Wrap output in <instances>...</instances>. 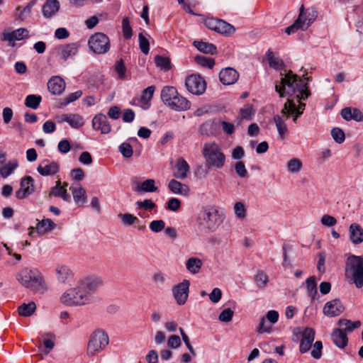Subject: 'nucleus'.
<instances>
[{
  "mask_svg": "<svg viewBox=\"0 0 363 363\" xmlns=\"http://www.w3.org/2000/svg\"><path fill=\"white\" fill-rule=\"evenodd\" d=\"M16 279L23 286L34 292L43 294L47 289L41 273L35 268L22 269L17 273Z\"/></svg>",
  "mask_w": 363,
  "mask_h": 363,
  "instance_id": "f257e3e1",
  "label": "nucleus"
},
{
  "mask_svg": "<svg viewBox=\"0 0 363 363\" xmlns=\"http://www.w3.org/2000/svg\"><path fill=\"white\" fill-rule=\"evenodd\" d=\"M346 277L354 284L357 288L363 286V257L357 255L348 257L345 264Z\"/></svg>",
  "mask_w": 363,
  "mask_h": 363,
  "instance_id": "f03ea898",
  "label": "nucleus"
},
{
  "mask_svg": "<svg viewBox=\"0 0 363 363\" xmlns=\"http://www.w3.org/2000/svg\"><path fill=\"white\" fill-rule=\"evenodd\" d=\"M61 302L66 306H82L91 302L89 295L80 284L67 290L60 298Z\"/></svg>",
  "mask_w": 363,
  "mask_h": 363,
  "instance_id": "7ed1b4c3",
  "label": "nucleus"
},
{
  "mask_svg": "<svg viewBox=\"0 0 363 363\" xmlns=\"http://www.w3.org/2000/svg\"><path fill=\"white\" fill-rule=\"evenodd\" d=\"M108 336L104 330L94 332L88 342L87 354L91 357L95 356L97 353L102 351L108 345Z\"/></svg>",
  "mask_w": 363,
  "mask_h": 363,
  "instance_id": "20e7f679",
  "label": "nucleus"
},
{
  "mask_svg": "<svg viewBox=\"0 0 363 363\" xmlns=\"http://www.w3.org/2000/svg\"><path fill=\"white\" fill-rule=\"evenodd\" d=\"M88 46L94 54L104 55L110 50V39L104 33H96L89 37Z\"/></svg>",
  "mask_w": 363,
  "mask_h": 363,
  "instance_id": "39448f33",
  "label": "nucleus"
},
{
  "mask_svg": "<svg viewBox=\"0 0 363 363\" xmlns=\"http://www.w3.org/2000/svg\"><path fill=\"white\" fill-rule=\"evenodd\" d=\"M206 162L213 167L220 169L225 162V155L216 143L206 145Z\"/></svg>",
  "mask_w": 363,
  "mask_h": 363,
  "instance_id": "423d86ee",
  "label": "nucleus"
},
{
  "mask_svg": "<svg viewBox=\"0 0 363 363\" xmlns=\"http://www.w3.org/2000/svg\"><path fill=\"white\" fill-rule=\"evenodd\" d=\"M298 76L289 71L284 77L281 78L280 84H276L275 90L281 97L286 95L291 96L296 93V81H298Z\"/></svg>",
  "mask_w": 363,
  "mask_h": 363,
  "instance_id": "0eeeda50",
  "label": "nucleus"
},
{
  "mask_svg": "<svg viewBox=\"0 0 363 363\" xmlns=\"http://www.w3.org/2000/svg\"><path fill=\"white\" fill-rule=\"evenodd\" d=\"M224 214L216 206H209L206 209V228L214 231L223 223Z\"/></svg>",
  "mask_w": 363,
  "mask_h": 363,
  "instance_id": "6e6552de",
  "label": "nucleus"
},
{
  "mask_svg": "<svg viewBox=\"0 0 363 363\" xmlns=\"http://www.w3.org/2000/svg\"><path fill=\"white\" fill-rule=\"evenodd\" d=\"M185 86L189 92L201 95L204 93V79L200 74H190L186 78Z\"/></svg>",
  "mask_w": 363,
  "mask_h": 363,
  "instance_id": "1a4fd4ad",
  "label": "nucleus"
},
{
  "mask_svg": "<svg viewBox=\"0 0 363 363\" xmlns=\"http://www.w3.org/2000/svg\"><path fill=\"white\" fill-rule=\"evenodd\" d=\"M189 281L184 279L172 288V294L177 304L184 305L186 302L189 296Z\"/></svg>",
  "mask_w": 363,
  "mask_h": 363,
  "instance_id": "9d476101",
  "label": "nucleus"
},
{
  "mask_svg": "<svg viewBox=\"0 0 363 363\" xmlns=\"http://www.w3.org/2000/svg\"><path fill=\"white\" fill-rule=\"evenodd\" d=\"M35 190L34 180L30 176H25L21 180L20 188L15 193L18 199H23L31 195Z\"/></svg>",
  "mask_w": 363,
  "mask_h": 363,
  "instance_id": "9b49d317",
  "label": "nucleus"
},
{
  "mask_svg": "<svg viewBox=\"0 0 363 363\" xmlns=\"http://www.w3.org/2000/svg\"><path fill=\"white\" fill-rule=\"evenodd\" d=\"M345 311V307L339 298H335L328 301L323 309L325 315L328 317H336L341 315Z\"/></svg>",
  "mask_w": 363,
  "mask_h": 363,
  "instance_id": "f8f14e48",
  "label": "nucleus"
},
{
  "mask_svg": "<svg viewBox=\"0 0 363 363\" xmlns=\"http://www.w3.org/2000/svg\"><path fill=\"white\" fill-rule=\"evenodd\" d=\"M29 37V31L26 28H20L11 32L4 31L1 37V40L8 41L11 44L14 45V41L21 40Z\"/></svg>",
  "mask_w": 363,
  "mask_h": 363,
  "instance_id": "ddd939ff",
  "label": "nucleus"
},
{
  "mask_svg": "<svg viewBox=\"0 0 363 363\" xmlns=\"http://www.w3.org/2000/svg\"><path fill=\"white\" fill-rule=\"evenodd\" d=\"M92 127L95 130H100L102 134H108L111 130L107 117L103 113H99L93 118Z\"/></svg>",
  "mask_w": 363,
  "mask_h": 363,
  "instance_id": "4468645a",
  "label": "nucleus"
},
{
  "mask_svg": "<svg viewBox=\"0 0 363 363\" xmlns=\"http://www.w3.org/2000/svg\"><path fill=\"white\" fill-rule=\"evenodd\" d=\"M315 339V330L311 328H306L302 334V339L299 345V351L303 354L311 347Z\"/></svg>",
  "mask_w": 363,
  "mask_h": 363,
  "instance_id": "2eb2a0df",
  "label": "nucleus"
},
{
  "mask_svg": "<svg viewBox=\"0 0 363 363\" xmlns=\"http://www.w3.org/2000/svg\"><path fill=\"white\" fill-rule=\"evenodd\" d=\"M79 45L77 43H67L59 46L57 49L61 59L67 60L74 57L78 52Z\"/></svg>",
  "mask_w": 363,
  "mask_h": 363,
  "instance_id": "dca6fc26",
  "label": "nucleus"
},
{
  "mask_svg": "<svg viewBox=\"0 0 363 363\" xmlns=\"http://www.w3.org/2000/svg\"><path fill=\"white\" fill-rule=\"evenodd\" d=\"M220 82L224 85H231L235 84L238 78V72L232 67L223 69L219 73Z\"/></svg>",
  "mask_w": 363,
  "mask_h": 363,
  "instance_id": "f3484780",
  "label": "nucleus"
},
{
  "mask_svg": "<svg viewBox=\"0 0 363 363\" xmlns=\"http://www.w3.org/2000/svg\"><path fill=\"white\" fill-rule=\"evenodd\" d=\"M80 287L82 288L89 295V300L91 301V294L96 291L102 284V281L99 278L88 277L79 283Z\"/></svg>",
  "mask_w": 363,
  "mask_h": 363,
  "instance_id": "a211bd4d",
  "label": "nucleus"
},
{
  "mask_svg": "<svg viewBox=\"0 0 363 363\" xmlns=\"http://www.w3.org/2000/svg\"><path fill=\"white\" fill-rule=\"evenodd\" d=\"M48 89L52 94L60 95L65 89V82L60 77H52L48 82Z\"/></svg>",
  "mask_w": 363,
  "mask_h": 363,
  "instance_id": "6ab92c4d",
  "label": "nucleus"
},
{
  "mask_svg": "<svg viewBox=\"0 0 363 363\" xmlns=\"http://www.w3.org/2000/svg\"><path fill=\"white\" fill-rule=\"evenodd\" d=\"M37 170L40 175L46 177L57 174L60 170V167L56 162H49L48 160H44L43 164L38 167Z\"/></svg>",
  "mask_w": 363,
  "mask_h": 363,
  "instance_id": "aec40b11",
  "label": "nucleus"
},
{
  "mask_svg": "<svg viewBox=\"0 0 363 363\" xmlns=\"http://www.w3.org/2000/svg\"><path fill=\"white\" fill-rule=\"evenodd\" d=\"M189 165L183 157H179L177 160L175 167L174 168L173 176L179 179L186 178L189 172Z\"/></svg>",
  "mask_w": 363,
  "mask_h": 363,
  "instance_id": "412c9836",
  "label": "nucleus"
},
{
  "mask_svg": "<svg viewBox=\"0 0 363 363\" xmlns=\"http://www.w3.org/2000/svg\"><path fill=\"white\" fill-rule=\"evenodd\" d=\"M168 107L178 111H184L190 108V102L185 97L179 95L177 91L169 101Z\"/></svg>",
  "mask_w": 363,
  "mask_h": 363,
  "instance_id": "4be33fe9",
  "label": "nucleus"
},
{
  "mask_svg": "<svg viewBox=\"0 0 363 363\" xmlns=\"http://www.w3.org/2000/svg\"><path fill=\"white\" fill-rule=\"evenodd\" d=\"M331 338L334 344L340 349H344L347 345L348 337L343 329H334L331 334Z\"/></svg>",
  "mask_w": 363,
  "mask_h": 363,
  "instance_id": "5701e85b",
  "label": "nucleus"
},
{
  "mask_svg": "<svg viewBox=\"0 0 363 363\" xmlns=\"http://www.w3.org/2000/svg\"><path fill=\"white\" fill-rule=\"evenodd\" d=\"M350 240L354 245H359L363 242V228L358 223H353L349 227Z\"/></svg>",
  "mask_w": 363,
  "mask_h": 363,
  "instance_id": "b1692460",
  "label": "nucleus"
},
{
  "mask_svg": "<svg viewBox=\"0 0 363 363\" xmlns=\"http://www.w3.org/2000/svg\"><path fill=\"white\" fill-rule=\"evenodd\" d=\"M58 0H47L42 8V13L45 18L52 17L60 9Z\"/></svg>",
  "mask_w": 363,
  "mask_h": 363,
  "instance_id": "393cba45",
  "label": "nucleus"
},
{
  "mask_svg": "<svg viewBox=\"0 0 363 363\" xmlns=\"http://www.w3.org/2000/svg\"><path fill=\"white\" fill-rule=\"evenodd\" d=\"M61 121H65L73 128H79L84 125V119L82 116L76 113L62 114L60 116Z\"/></svg>",
  "mask_w": 363,
  "mask_h": 363,
  "instance_id": "a878e982",
  "label": "nucleus"
},
{
  "mask_svg": "<svg viewBox=\"0 0 363 363\" xmlns=\"http://www.w3.org/2000/svg\"><path fill=\"white\" fill-rule=\"evenodd\" d=\"M52 196L55 197H60L65 201L69 203L71 201V196L67 193V189H65V186H61L60 180L57 181L56 185L51 188L49 196Z\"/></svg>",
  "mask_w": 363,
  "mask_h": 363,
  "instance_id": "bb28decb",
  "label": "nucleus"
},
{
  "mask_svg": "<svg viewBox=\"0 0 363 363\" xmlns=\"http://www.w3.org/2000/svg\"><path fill=\"white\" fill-rule=\"evenodd\" d=\"M303 8V17L301 19V24H306L307 28L315 20L318 16V12L315 8L311 7L305 10L303 5H301L299 9V13Z\"/></svg>",
  "mask_w": 363,
  "mask_h": 363,
  "instance_id": "cd10ccee",
  "label": "nucleus"
},
{
  "mask_svg": "<svg viewBox=\"0 0 363 363\" xmlns=\"http://www.w3.org/2000/svg\"><path fill=\"white\" fill-rule=\"evenodd\" d=\"M295 88L296 92L298 91L299 93V94L296 95L297 101L306 100L311 95L307 82H304L299 77L298 81H296Z\"/></svg>",
  "mask_w": 363,
  "mask_h": 363,
  "instance_id": "c85d7f7f",
  "label": "nucleus"
},
{
  "mask_svg": "<svg viewBox=\"0 0 363 363\" xmlns=\"http://www.w3.org/2000/svg\"><path fill=\"white\" fill-rule=\"evenodd\" d=\"M135 190L139 193H152L157 191L158 188L155 186V181L153 179H147L143 182L138 183Z\"/></svg>",
  "mask_w": 363,
  "mask_h": 363,
  "instance_id": "c756f323",
  "label": "nucleus"
},
{
  "mask_svg": "<svg viewBox=\"0 0 363 363\" xmlns=\"http://www.w3.org/2000/svg\"><path fill=\"white\" fill-rule=\"evenodd\" d=\"M55 226V223L51 219L45 218L38 221L35 228L38 234L43 235L52 230Z\"/></svg>",
  "mask_w": 363,
  "mask_h": 363,
  "instance_id": "7c9ffc66",
  "label": "nucleus"
},
{
  "mask_svg": "<svg viewBox=\"0 0 363 363\" xmlns=\"http://www.w3.org/2000/svg\"><path fill=\"white\" fill-rule=\"evenodd\" d=\"M288 102L289 104V113L293 116L294 122L296 123L297 118L303 113L306 104L301 103L300 101L298 106H296V103L291 99H288Z\"/></svg>",
  "mask_w": 363,
  "mask_h": 363,
  "instance_id": "2f4dec72",
  "label": "nucleus"
},
{
  "mask_svg": "<svg viewBox=\"0 0 363 363\" xmlns=\"http://www.w3.org/2000/svg\"><path fill=\"white\" fill-rule=\"evenodd\" d=\"M305 284L308 296L311 297V300L313 302L316 298L318 294L315 277L314 276L310 277L306 280Z\"/></svg>",
  "mask_w": 363,
  "mask_h": 363,
  "instance_id": "473e14b6",
  "label": "nucleus"
},
{
  "mask_svg": "<svg viewBox=\"0 0 363 363\" xmlns=\"http://www.w3.org/2000/svg\"><path fill=\"white\" fill-rule=\"evenodd\" d=\"M175 94H177V90L175 87L172 86H164L161 91V99L166 106L169 105V101Z\"/></svg>",
  "mask_w": 363,
  "mask_h": 363,
  "instance_id": "72a5a7b5",
  "label": "nucleus"
},
{
  "mask_svg": "<svg viewBox=\"0 0 363 363\" xmlns=\"http://www.w3.org/2000/svg\"><path fill=\"white\" fill-rule=\"evenodd\" d=\"M302 17H303V9H301V12L299 13L298 18L294 22V23L285 29V33H287L288 35H291L292 33H294L299 29H301V30H303V31L306 30L307 26L306 24H301Z\"/></svg>",
  "mask_w": 363,
  "mask_h": 363,
  "instance_id": "f704fd0d",
  "label": "nucleus"
},
{
  "mask_svg": "<svg viewBox=\"0 0 363 363\" xmlns=\"http://www.w3.org/2000/svg\"><path fill=\"white\" fill-rule=\"evenodd\" d=\"M267 57L270 67L277 70H280L284 67V61L279 57H275L271 50H268Z\"/></svg>",
  "mask_w": 363,
  "mask_h": 363,
  "instance_id": "c9c22d12",
  "label": "nucleus"
},
{
  "mask_svg": "<svg viewBox=\"0 0 363 363\" xmlns=\"http://www.w3.org/2000/svg\"><path fill=\"white\" fill-rule=\"evenodd\" d=\"M69 189L72 191L73 199L77 203H85L86 199V194L84 189L81 186H71Z\"/></svg>",
  "mask_w": 363,
  "mask_h": 363,
  "instance_id": "e433bc0d",
  "label": "nucleus"
},
{
  "mask_svg": "<svg viewBox=\"0 0 363 363\" xmlns=\"http://www.w3.org/2000/svg\"><path fill=\"white\" fill-rule=\"evenodd\" d=\"M36 305L33 301L28 303H23L18 308V312L20 315L24 317L30 316L35 311Z\"/></svg>",
  "mask_w": 363,
  "mask_h": 363,
  "instance_id": "4c0bfd02",
  "label": "nucleus"
},
{
  "mask_svg": "<svg viewBox=\"0 0 363 363\" xmlns=\"http://www.w3.org/2000/svg\"><path fill=\"white\" fill-rule=\"evenodd\" d=\"M203 264L200 259L191 257L186 262V267L189 272L192 274H196L201 268Z\"/></svg>",
  "mask_w": 363,
  "mask_h": 363,
  "instance_id": "58836bf2",
  "label": "nucleus"
},
{
  "mask_svg": "<svg viewBox=\"0 0 363 363\" xmlns=\"http://www.w3.org/2000/svg\"><path fill=\"white\" fill-rule=\"evenodd\" d=\"M255 114V111L252 104H245L240 110V121L242 120L251 121Z\"/></svg>",
  "mask_w": 363,
  "mask_h": 363,
  "instance_id": "ea45409f",
  "label": "nucleus"
},
{
  "mask_svg": "<svg viewBox=\"0 0 363 363\" xmlns=\"http://www.w3.org/2000/svg\"><path fill=\"white\" fill-rule=\"evenodd\" d=\"M274 121L276 124L278 133L281 139H283L285 135L288 133V128L284 122V121L281 118V117L279 115H275L274 116Z\"/></svg>",
  "mask_w": 363,
  "mask_h": 363,
  "instance_id": "a19ab883",
  "label": "nucleus"
},
{
  "mask_svg": "<svg viewBox=\"0 0 363 363\" xmlns=\"http://www.w3.org/2000/svg\"><path fill=\"white\" fill-rule=\"evenodd\" d=\"M42 101L40 95L29 94L25 99V106L32 109H37Z\"/></svg>",
  "mask_w": 363,
  "mask_h": 363,
  "instance_id": "79ce46f5",
  "label": "nucleus"
},
{
  "mask_svg": "<svg viewBox=\"0 0 363 363\" xmlns=\"http://www.w3.org/2000/svg\"><path fill=\"white\" fill-rule=\"evenodd\" d=\"M168 188L174 194H185L186 192L187 186L182 184L181 182L172 179L168 184Z\"/></svg>",
  "mask_w": 363,
  "mask_h": 363,
  "instance_id": "37998d69",
  "label": "nucleus"
},
{
  "mask_svg": "<svg viewBox=\"0 0 363 363\" xmlns=\"http://www.w3.org/2000/svg\"><path fill=\"white\" fill-rule=\"evenodd\" d=\"M338 325L340 326H345L343 330L347 333L352 332L354 329L359 328L361 326V322L359 320L352 322L350 320L341 318L338 320Z\"/></svg>",
  "mask_w": 363,
  "mask_h": 363,
  "instance_id": "c03bdc74",
  "label": "nucleus"
},
{
  "mask_svg": "<svg viewBox=\"0 0 363 363\" xmlns=\"http://www.w3.org/2000/svg\"><path fill=\"white\" fill-rule=\"evenodd\" d=\"M18 166L16 160L10 161L8 164L2 166L0 168V174L2 177L6 178L12 174L13 171Z\"/></svg>",
  "mask_w": 363,
  "mask_h": 363,
  "instance_id": "a18cd8bd",
  "label": "nucleus"
},
{
  "mask_svg": "<svg viewBox=\"0 0 363 363\" xmlns=\"http://www.w3.org/2000/svg\"><path fill=\"white\" fill-rule=\"evenodd\" d=\"M155 89L154 86H150L145 89L142 93L140 101L143 105L147 106L146 108L150 106V101L153 96Z\"/></svg>",
  "mask_w": 363,
  "mask_h": 363,
  "instance_id": "49530a36",
  "label": "nucleus"
},
{
  "mask_svg": "<svg viewBox=\"0 0 363 363\" xmlns=\"http://www.w3.org/2000/svg\"><path fill=\"white\" fill-rule=\"evenodd\" d=\"M155 62L157 67L164 71H168L171 69V62L168 57L156 55L155 57Z\"/></svg>",
  "mask_w": 363,
  "mask_h": 363,
  "instance_id": "de8ad7c7",
  "label": "nucleus"
},
{
  "mask_svg": "<svg viewBox=\"0 0 363 363\" xmlns=\"http://www.w3.org/2000/svg\"><path fill=\"white\" fill-rule=\"evenodd\" d=\"M235 30V28L231 24L220 20L218 23L216 32L223 35H231L234 33Z\"/></svg>",
  "mask_w": 363,
  "mask_h": 363,
  "instance_id": "09e8293b",
  "label": "nucleus"
},
{
  "mask_svg": "<svg viewBox=\"0 0 363 363\" xmlns=\"http://www.w3.org/2000/svg\"><path fill=\"white\" fill-rule=\"evenodd\" d=\"M302 162L298 158H293L288 161L286 167L289 172L295 174L301 171L302 168Z\"/></svg>",
  "mask_w": 363,
  "mask_h": 363,
  "instance_id": "8fccbe9b",
  "label": "nucleus"
},
{
  "mask_svg": "<svg viewBox=\"0 0 363 363\" xmlns=\"http://www.w3.org/2000/svg\"><path fill=\"white\" fill-rule=\"evenodd\" d=\"M122 31L123 36L125 39H130L133 35V30L130 26V20L128 17H125L122 21Z\"/></svg>",
  "mask_w": 363,
  "mask_h": 363,
  "instance_id": "3c124183",
  "label": "nucleus"
},
{
  "mask_svg": "<svg viewBox=\"0 0 363 363\" xmlns=\"http://www.w3.org/2000/svg\"><path fill=\"white\" fill-rule=\"evenodd\" d=\"M213 123L220 125L223 132L228 135H232L235 132V125L232 123H229L225 121L216 120L213 121Z\"/></svg>",
  "mask_w": 363,
  "mask_h": 363,
  "instance_id": "603ef678",
  "label": "nucleus"
},
{
  "mask_svg": "<svg viewBox=\"0 0 363 363\" xmlns=\"http://www.w3.org/2000/svg\"><path fill=\"white\" fill-rule=\"evenodd\" d=\"M57 279L61 282H65L71 276L70 269L65 266L60 267L57 269Z\"/></svg>",
  "mask_w": 363,
  "mask_h": 363,
  "instance_id": "864d4df0",
  "label": "nucleus"
},
{
  "mask_svg": "<svg viewBox=\"0 0 363 363\" xmlns=\"http://www.w3.org/2000/svg\"><path fill=\"white\" fill-rule=\"evenodd\" d=\"M331 135L333 140L338 144H341L345 141V135L344 131L340 128H333L331 130Z\"/></svg>",
  "mask_w": 363,
  "mask_h": 363,
  "instance_id": "5fc2aeb1",
  "label": "nucleus"
},
{
  "mask_svg": "<svg viewBox=\"0 0 363 363\" xmlns=\"http://www.w3.org/2000/svg\"><path fill=\"white\" fill-rule=\"evenodd\" d=\"M139 46L141 52L145 55H147L150 50V43L148 40L143 35L142 33L138 35Z\"/></svg>",
  "mask_w": 363,
  "mask_h": 363,
  "instance_id": "6e6d98bb",
  "label": "nucleus"
},
{
  "mask_svg": "<svg viewBox=\"0 0 363 363\" xmlns=\"http://www.w3.org/2000/svg\"><path fill=\"white\" fill-rule=\"evenodd\" d=\"M82 95V91L79 90L74 93H71L66 98H65L60 103L61 106H66L69 104L77 100Z\"/></svg>",
  "mask_w": 363,
  "mask_h": 363,
  "instance_id": "4d7b16f0",
  "label": "nucleus"
},
{
  "mask_svg": "<svg viewBox=\"0 0 363 363\" xmlns=\"http://www.w3.org/2000/svg\"><path fill=\"white\" fill-rule=\"evenodd\" d=\"M255 281L258 287L264 288L268 281V277L263 271H259L255 277Z\"/></svg>",
  "mask_w": 363,
  "mask_h": 363,
  "instance_id": "13d9d810",
  "label": "nucleus"
},
{
  "mask_svg": "<svg viewBox=\"0 0 363 363\" xmlns=\"http://www.w3.org/2000/svg\"><path fill=\"white\" fill-rule=\"evenodd\" d=\"M119 151L122 154V155L125 158L131 157L133 154V147L128 143H123L119 146Z\"/></svg>",
  "mask_w": 363,
  "mask_h": 363,
  "instance_id": "bf43d9fd",
  "label": "nucleus"
},
{
  "mask_svg": "<svg viewBox=\"0 0 363 363\" xmlns=\"http://www.w3.org/2000/svg\"><path fill=\"white\" fill-rule=\"evenodd\" d=\"M138 208H143L146 211H152L156 207V204L151 199H145L143 201H138L135 203Z\"/></svg>",
  "mask_w": 363,
  "mask_h": 363,
  "instance_id": "052dcab7",
  "label": "nucleus"
},
{
  "mask_svg": "<svg viewBox=\"0 0 363 363\" xmlns=\"http://www.w3.org/2000/svg\"><path fill=\"white\" fill-rule=\"evenodd\" d=\"M149 228L154 233H160L164 229L165 223L163 220H155L150 223Z\"/></svg>",
  "mask_w": 363,
  "mask_h": 363,
  "instance_id": "680f3d73",
  "label": "nucleus"
},
{
  "mask_svg": "<svg viewBox=\"0 0 363 363\" xmlns=\"http://www.w3.org/2000/svg\"><path fill=\"white\" fill-rule=\"evenodd\" d=\"M234 312L230 308H225L220 313L218 320L221 322L228 323L232 320Z\"/></svg>",
  "mask_w": 363,
  "mask_h": 363,
  "instance_id": "e2e57ef3",
  "label": "nucleus"
},
{
  "mask_svg": "<svg viewBox=\"0 0 363 363\" xmlns=\"http://www.w3.org/2000/svg\"><path fill=\"white\" fill-rule=\"evenodd\" d=\"M118 216L121 218L122 222L125 225H131L133 223H135V222L139 220L136 216H135L130 213H124V214L120 213L118 215Z\"/></svg>",
  "mask_w": 363,
  "mask_h": 363,
  "instance_id": "0e129e2a",
  "label": "nucleus"
},
{
  "mask_svg": "<svg viewBox=\"0 0 363 363\" xmlns=\"http://www.w3.org/2000/svg\"><path fill=\"white\" fill-rule=\"evenodd\" d=\"M220 21V19L214 18L206 15V27H207L211 30H214L216 32L217 27L218 26V23Z\"/></svg>",
  "mask_w": 363,
  "mask_h": 363,
  "instance_id": "69168bd1",
  "label": "nucleus"
},
{
  "mask_svg": "<svg viewBox=\"0 0 363 363\" xmlns=\"http://www.w3.org/2000/svg\"><path fill=\"white\" fill-rule=\"evenodd\" d=\"M323 343L321 341H316L313 345V350L311 351V356L318 359L322 355Z\"/></svg>",
  "mask_w": 363,
  "mask_h": 363,
  "instance_id": "338daca9",
  "label": "nucleus"
},
{
  "mask_svg": "<svg viewBox=\"0 0 363 363\" xmlns=\"http://www.w3.org/2000/svg\"><path fill=\"white\" fill-rule=\"evenodd\" d=\"M235 170L237 174L242 178L246 177L247 175V171L245 168L244 162L242 161L236 162L235 165Z\"/></svg>",
  "mask_w": 363,
  "mask_h": 363,
  "instance_id": "774afa93",
  "label": "nucleus"
}]
</instances>
